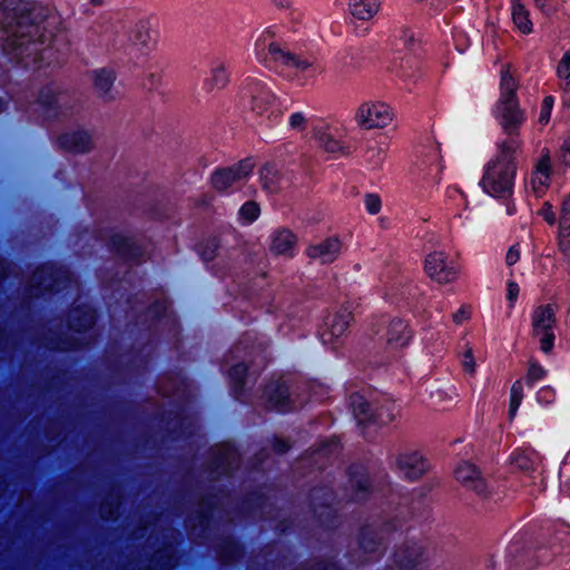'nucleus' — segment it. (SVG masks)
<instances>
[{
  "label": "nucleus",
  "instance_id": "1",
  "mask_svg": "<svg viewBox=\"0 0 570 570\" xmlns=\"http://www.w3.org/2000/svg\"><path fill=\"white\" fill-rule=\"evenodd\" d=\"M45 9L21 0H7L2 21L3 53L24 68H37L41 61L50 62L52 33L47 32Z\"/></svg>",
  "mask_w": 570,
  "mask_h": 570
},
{
  "label": "nucleus",
  "instance_id": "2",
  "mask_svg": "<svg viewBox=\"0 0 570 570\" xmlns=\"http://www.w3.org/2000/svg\"><path fill=\"white\" fill-rule=\"evenodd\" d=\"M255 53L266 68L286 78L301 75L315 77L323 72L322 66L315 59L291 52L275 39V33L269 29L257 38Z\"/></svg>",
  "mask_w": 570,
  "mask_h": 570
},
{
  "label": "nucleus",
  "instance_id": "3",
  "mask_svg": "<svg viewBox=\"0 0 570 570\" xmlns=\"http://www.w3.org/2000/svg\"><path fill=\"white\" fill-rule=\"evenodd\" d=\"M522 141L503 139L498 142V154L485 166L481 184L491 196L508 198L513 193L517 175V154L521 149Z\"/></svg>",
  "mask_w": 570,
  "mask_h": 570
},
{
  "label": "nucleus",
  "instance_id": "4",
  "mask_svg": "<svg viewBox=\"0 0 570 570\" xmlns=\"http://www.w3.org/2000/svg\"><path fill=\"white\" fill-rule=\"evenodd\" d=\"M266 343L254 333L244 334L230 350L227 363L230 365L229 377L235 386L242 389L252 375L267 363Z\"/></svg>",
  "mask_w": 570,
  "mask_h": 570
},
{
  "label": "nucleus",
  "instance_id": "5",
  "mask_svg": "<svg viewBox=\"0 0 570 570\" xmlns=\"http://www.w3.org/2000/svg\"><path fill=\"white\" fill-rule=\"evenodd\" d=\"M96 321L95 311L88 304L78 299L68 315V333L50 337L47 346L52 350H72L90 344L94 334L91 330Z\"/></svg>",
  "mask_w": 570,
  "mask_h": 570
},
{
  "label": "nucleus",
  "instance_id": "6",
  "mask_svg": "<svg viewBox=\"0 0 570 570\" xmlns=\"http://www.w3.org/2000/svg\"><path fill=\"white\" fill-rule=\"evenodd\" d=\"M501 97L498 102V118L503 131L507 135L505 139L520 140L519 129L524 121V115L519 108L515 98L517 82L510 72V67L501 71Z\"/></svg>",
  "mask_w": 570,
  "mask_h": 570
},
{
  "label": "nucleus",
  "instance_id": "7",
  "mask_svg": "<svg viewBox=\"0 0 570 570\" xmlns=\"http://www.w3.org/2000/svg\"><path fill=\"white\" fill-rule=\"evenodd\" d=\"M350 407L360 424L368 422L389 424L395 417L394 404L387 401L381 403L375 393L367 390L352 392Z\"/></svg>",
  "mask_w": 570,
  "mask_h": 570
},
{
  "label": "nucleus",
  "instance_id": "8",
  "mask_svg": "<svg viewBox=\"0 0 570 570\" xmlns=\"http://www.w3.org/2000/svg\"><path fill=\"white\" fill-rule=\"evenodd\" d=\"M77 288L70 271L63 266L46 264L37 268L29 281V295L38 297L46 292Z\"/></svg>",
  "mask_w": 570,
  "mask_h": 570
},
{
  "label": "nucleus",
  "instance_id": "9",
  "mask_svg": "<svg viewBox=\"0 0 570 570\" xmlns=\"http://www.w3.org/2000/svg\"><path fill=\"white\" fill-rule=\"evenodd\" d=\"M396 529L397 525L391 522L364 527L358 539V551L353 556L354 560L366 562L380 558L385 550L387 534Z\"/></svg>",
  "mask_w": 570,
  "mask_h": 570
},
{
  "label": "nucleus",
  "instance_id": "10",
  "mask_svg": "<svg viewBox=\"0 0 570 570\" xmlns=\"http://www.w3.org/2000/svg\"><path fill=\"white\" fill-rule=\"evenodd\" d=\"M426 275L439 284H448L456 279L459 268L454 261L443 250L430 253L424 261Z\"/></svg>",
  "mask_w": 570,
  "mask_h": 570
},
{
  "label": "nucleus",
  "instance_id": "11",
  "mask_svg": "<svg viewBox=\"0 0 570 570\" xmlns=\"http://www.w3.org/2000/svg\"><path fill=\"white\" fill-rule=\"evenodd\" d=\"M556 324L554 309L550 304L538 306L532 315L533 335L539 337L540 348L549 353L553 347Z\"/></svg>",
  "mask_w": 570,
  "mask_h": 570
},
{
  "label": "nucleus",
  "instance_id": "12",
  "mask_svg": "<svg viewBox=\"0 0 570 570\" xmlns=\"http://www.w3.org/2000/svg\"><path fill=\"white\" fill-rule=\"evenodd\" d=\"M352 320V313L347 307H341L335 313L330 314L320 333L323 344L336 348L338 342L346 335Z\"/></svg>",
  "mask_w": 570,
  "mask_h": 570
},
{
  "label": "nucleus",
  "instance_id": "13",
  "mask_svg": "<svg viewBox=\"0 0 570 570\" xmlns=\"http://www.w3.org/2000/svg\"><path fill=\"white\" fill-rule=\"evenodd\" d=\"M254 163L244 159L237 165L216 170L212 176V185L218 191L236 188L253 171Z\"/></svg>",
  "mask_w": 570,
  "mask_h": 570
},
{
  "label": "nucleus",
  "instance_id": "14",
  "mask_svg": "<svg viewBox=\"0 0 570 570\" xmlns=\"http://www.w3.org/2000/svg\"><path fill=\"white\" fill-rule=\"evenodd\" d=\"M239 454L229 443H223L212 449L208 471L212 479L229 475L238 468Z\"/></svg>",
  "mask_w": 570,
  "mask_h": 570
},
{
  "label": "nucleus",
  "instance_id": "15",
  "mask_svg": "<svg viewBox=\"0 0 570 570\" xmlns=\"http://www.w3.org/2000/svg\"><path fill=\"white\" fill-rule=\"evenodd\" d=\"M393 118L391 108L383 102L362 104L356 111V122L364 129L384 128Z\"/></svg>",
  "mask_w": 570,
  "mask_h": 570
},
{
  "label": "nucleus",
  "instance_id": "16",
  "mask_svg": "<svg viewBox=\"0 0 570 570\" xmlns=\"http://www.w3.org/2000/svg\"><path fill=\"white\" fill-rule=\"evenodd\" d=\"M163 542L149 560V570H171L174 567L175 544L179 533L173 528H166L160 533Z\"/></svg>",
  "mask_w": 570,
  "mask_h": 570
},
{
  "label": "nucleus",
  "instance_id": "17",
  "mask_svg": "<svg viewBox=\"0 0 570 570\" xmlns=\"http://www.w3.org/2000/svg\"><path fill=\"white\" fill-rule=\"evenodd\" d=\"M70 101L69 92L61 90L56 83H49L41 88L37 97V102L53 116H58L65 109H68Z\"/></svg>",
  "mask_w": 570,
  "mask_h": 570
},
{
  "label": "nucleus",
  "instance_id": "18",
  "mask_svg": "<svg viewBox=\"0 0 570 570\" xmlns=\"http://www.w3.org/2000/svg\"><path fill=\"white\" fill-rule=\"evenodd\" d=\"M375 334L379 341H385L391 348L402 347L411 338V331L407 328V324L400 318L392 320L389 323L382 321Z\"/></svg>",
  "mask_w": 570,
  "mask_h": 570
},
{
  "label": "nucleus",
  "instance_id": "19",
  "mask_svg": "<svg viewBox=\"0 0 570 570\" xmlns=\"http://www.w3.org/2000/svg\"><path fill=\"white\" fill-rule=\"evenodd\" d=\"M244 96L249 99L252 111L258 116H263L275 102L273 92L257 80L247 83Z\"/></svg>",
  "mask_w": 570,
  "mask_h": 570
},
{
  "label": "nucleus",
  "instance_id": "20",
  "mask_svg": "<svg viewBox=\"0 0 570 570\" xmlns=\"http://www.w3.org/2000/svg\"><path fill=\"white\" fill-rule=\"evenodd\" d=\"M222 504V500L216 497L202 499L195 514L189 515L186 521V525L190 528L194 535H196L197 528L200 529V532L208 528L210 519L214 518Z\"/></svg>",
  "mask_w": 570,
  "mask_h": 570
},
{
  "label": "nucleus",
  "instance_id": "21",
  "mask_svg": "<svg viewBox=\"0 0 570 570\" xmlns=\"http://www.w3.org/2000/svg\"><path fill=\"white\" fill-rule=\"evenodd\" d=\"M397 471L409 480H416L428 469L425 460L417 452H402L392 456Z\"/></svg>",
  "mask_w": 570,
  "mask_h": 570
},
{
  "label": "nucleus",
  "instance_id": "22",
  "mask_svg": "<svg viewBox=\"0 0 570 570\" xmlns=\"http://www.w3.org/2000/svg\"><path fill=\"white\" fill-rule=\"evenodd\" d=\"M95 94L104 101H112L118 97L115 87L116 73L112 69L100 68L91 72Z\"/></svg>",
  "mask_w": 570,
  "mask_h": 570
},
{
  "label": "nucleus",
  "instance_id": "23",
  "mask_svg": "<svg viewBox=\"0 0 570 570\" xmlns=\"http://www.w3.org/2000/svg\"><path fill=\"white\" fill-rule=\"evenodd\" d=\"M58 141L63 150L72 154L89 153L95 146L92 135L85 129L65 132L59 137Z\"/></svg>",
  "mask_w": 570,
  "mask_h": 570
},
{
  "label": "nucleus",
  "instance_id": "24",
  "mask_svg": "<svg viewBox=\"0 0 570 570\" xmlns=\"http://www.w3.org/2000/svg\"><path fill=\"white\" fill-rule=\"evenodd\" d=\"M305 253L308 258L320 264H330L338 257L341 253V242L335 237H328L311 244Z\"/></svg>",
  "mask_w": 570,
  "mask_h": 570
},
{
  "label": "nucleus",
  "instance_id": "25",
  "mask_svg": "<svg viewBox=\"0 0 570 570\" xmlns=\"http://www.w3.org/2000/svg\"><path fill=\"white\" fill-rule=\"evenodd\" d=\"M456 480L465 488L473 490L479 495H484L488 489L484 478L476 466L470 462L461 463L455 470Z\"/></svg>",
  "mask_w": 570,
  "mask_h": 570
},
{
  "label": "nucleus",
  "instance_id": "26",
  "mask_svg": "<svg viewBox=\"0 0 570 570\" xmlns=\"http://www.w3.org/2000/svg\"><path fill=\"white\" fill-rule=\"evenodd\" d=\"M265 395L269 403L279 412L297 409V405L291 399L288 387L282 380L271 382L265 389Z\"/></svg>",
  "mask_w": 570,
  "mask_h": 570
},
{
  "label": "nucleus",
  "instance_id": "27",
  "mask_svg": "<svg viewBox=\"0 0 570 570\" xmlns=\"http://www.w3.org/2000/svg\"><path fill=\"white\" fill-rule=\"evenodd\" d=\"M109 246L126 259L140 262L144 256L142 247L132 237L115 234L110 237Z\"/></svg>",
  "mask_w": 570,
  "mask_h": 570
},
{
  "label": "nucleus",
  "instance_id": "28",
  "mask_svg": "<svg viewBox=\"0 0 570 570\" xmlns=\"http://www.w3.org/2000/svg\"><path fill=\"white\" fill-rule=\"evenodd\" d=\"M348 489L352 492L351 499L361 501L366 498L370 484L364 466L353 465L348 470Z\"/></svg>",
  "mask_w": 570,
  "mask_h": 570
},
{
  "label": "nucleus",
  "instance_id": "29",
  "mask_svg": "<svg viewBox=\"0 0 570 570\" xmlns=\"http://www.w3.org/2000/svg\"><path fill=\"white\" fill-rule=\"evenodd\" d=\"M551 173L552 165L550 153L548 149H543L532 174V185L537 194L542 193L543 189L549 185Z\"/></svg>",
  "mask_w": 570,
  "mask_h": 570
},
{
  "label": "nucleus",
  "instance_id": "30",
  "mask_svg": "<svg viewBox=\"0 0 570 570\" xmlns=\"http://www.w3.org/2000/svg\"><path fill=\"white\" fill-rule=\"evenodd\" d=\"M296 237L288 229L276 230L272 235L269 249L275 255L293 256Z\"/></svg>",
  "mask_w": 570,
  "mask_h": 570
},
{
  "label": "nucleus",
  "instance_id": "31",
  "mask_svg": "<svg viewBox=\"0 0 570 570\" xmlns=\"http://www.w3.org/2000/svg\"><path fill=\"white\" fill-rule=\"evenodd\" d=\"M559 247L561 252L570 256V196H568L561 207L559 219Z\"/></svg>",
  "mask_w": 570,
  "mask_h": 570
},
{
  "label": "nucleus",
  "instance_id": "32",
  "mask_svg": "<svg viewBox=\"0 0 570 570\" xmlns=\"http://www.w3.org/2000/svg\"><path fill=\"white\" fill-rule=\"evenodd\" d=\"M419 174L423 179L430 183H439L443 170L440 155L436 151L431 153L426 159L417 164Z\"/></svg>",
  "mask_w": 570,
  "mask_h": 570
},
{
  "label": "nucleus",
  "instance_id": "33",
  "mask_svg": "<svg viewBox=\"0 0 570 570\" xmlns=\"http://www.w3.org/2000/svg\"><path fill=\"white\" fill-rule=\"evenodd\" d=\"M127 41L130 46L142 50L150 48L153 39L148 27L144 22H139L127 31Z\"/></svg>",
  "mask_w": 570,
  "mask_h": 570
},
{
  "label": "nucleus",
  "instance_id": "34",
  "mask_svg": "<svg viewBox=\"0 0 570 570\" xmlns=\"http://www.w3.org/2000/svg\"><path fill=\"white\" fill-rule=\"evenodd\" d=\"M351 14L358 20H370L379 9V0H350Z\"/></svg>",
  "mask_w": 570,
  "mask_h": 570
},
{
  "label": "nucleus",
  "instance_id": "35",
  "mask_svg": "<svg viewBox=\"0 0 570 570\" xmlns=\"http://www.w3.org/2000/svg\"><path fill=\"white\" fill-rule=\"evenodd\" d=\"M512 464L525 473L535 472L540 465V458L533 451H517L512 456Z\"/></svg>",
  "mask_w": 570,
  "mask_h": 570
},
{
  "label": "nucleus",
  "instance_id": "36",
  "mask_svg": "<svg viewBox=\"0 0 570 570\" xmlns=\"http://www.w3.org/2000/svg\"><path fill=\"white\" fill-rule=\"evenodd\" d=\"M283 177L272 165H265L261 169L262 187L267 193H276L283 187Z\"/></svg>",
  "mask_w": 570,
  "mask_h": 570
},
{
  "label": "nucleus",
  "instance_id": "37",
  "mask_svg": "<svg viewBox=\"0 0 570 570\" xmlns=\"http://www.w3.org/2000/svg\"><path fill=\"white\" fill-rule=\"evenodd\" d=\"M242 547L233 538H225L218 544V558L223 563H232L242 556Z\"/></svg>",
  "mask_w": 570,
  "mask_h": 570
},
{
  "label": "nucleus",
  "instance_id": "38",
  "mask_svg": "<svg viewBox=\"0 0 570 570\" xmlns=\"http://www.w3.org/2000/svg\"><path fill=\"white\" fill-rule=\"evenodd\" d=\"M386 142L367 140L365 144V158L374 167L381 166L386 155Z\"/></svg>",
  "mask_w": 570,
  "mask_h": 570
},
{
  "label": "nucleus",
  "instance_id": "39",
  "mask_svg": "<svg viewBox=\"0 0 570 570\" xmlns=\"http://www.w3.org/2000/svg\"><path fill=\"white\" fill-rule=\"evenodd\" d=\"M229 80L227 66L224 62H217L210 70V77L207 79L206 85L209 90L214 88H224Z\"/></svg>",
  "mask_w": 570,
  "mask_h": 570
},
{
  "label": "nucleus",
  "instance_id": "40",
  "mask_svg": "<svg viewBox=\"0 0 570 570\" xmlns=\"http://www.w3.org/2000/svg\"><path fill=\"white\" fill-rule=\"evenodd\" d=\"M512 19L522 33H530L532 31V22L529 19V12L519 0H513Z\"/></svg>",
  "mask_w": 570,
  "mask_h": 570
},
{
  "label": "nucleus",
  "instance_id": "41",
  "mask_svg": "<svg viewBox=\"0 0 570 570\" xmlns=\"http://www.w3.org/2000/svg\"><path fill=\"white\" fill-rule=\"evenodd\" d=\"M315 137L317 138L320 147L327 153H338L344 149L340 140H337L330 131L318 129L315 130Z\"/></svg>",
  "mask_w": 570,
  "mask_h": 570
},
{
  "label": "nucleus",
  "instance_id": "42",
  "mask_svg": "<svg viewBox=\"0 0 570 570\" xmlns=\"http://www.w3.org/2000/svg\"><path fill=\"white\" fill-rule=\"evenodd\" d=\"M558 77L560 78V87L563 90H570V49L563 55L559 62Z\"/></svg>",
  "mask_w": 570,
  "mask_h": 570
},
{
  "label": "nucleus",
  "instance_id": "43",
  "mask_svg": "<svg viewBox=\"0 0 570 570\" xmlns=\"http://www.w3.org/2000/svg\"><path fill=\"white\" fill-rule=\"evenodd\" d=\"M523 399V385L521 381H515L511 387V400L509 413L514 416Z\"/></svg>",
  "mask_w": 570,
  "mask_h": 570
},
{
  "label": "nucleus",
  "instance_id": "44",
  "mask_svg": "<svg viewBox=\"0 0 570 570\" xmlns=\"http://www.w3.org/2000/svg\"><path fill=\"white\" fill-rule=\"evenodd\" d=\"M261 209L257 203L246 202L239 209V217L247 224L253 223L259 216Z\"/></svg>",
  "mask_w": 570,
  "mask_h": 570
},
{
  "label": "nucleus",
  "instance_id": "45",
  "mask_svg": "<svg viewBox=\"0 0 570 570\" xmlns=\"http://www.w3.org/2000/svg\"><path fill=\"white\" fill-rule=\"evenodd\" d=\"M120 507L119 497L112 498L110 501H106L101 504L100 514L104 519H115L118 514Z\"/></svg>",
  "mask_w": 570,
  "mask_h": 570
},
{
  "label": "nucleus",
  "instance_id": "46",
  "mask_svg": "<svg viewBox=\"0 0 570 570\" xmlns=\"http://www.w3.org/2000/svg\"><path fill=\"white\" fill-rule=\"evenodd\" d=\"M307 122L308 119L302 111L293 112L288 118L289 128L298 132L305 130Z\"/></svg>",
  "mask_w": 570,
  "mask_h": 570
},
{
  "label": "nucleus",
  "instance_id": "47",
  "mask_svg": "<svg viewBox=\"0 0 570 570\" xmlns=\"http://www.w3.org/2000/svg\"><path fill=\"white\" fill-rule=\"evenodd\" d=\"M364 204L366 207V210L371 215H376L381 210V198L377 194H366L364 196Z\"/></svg>",
  "mask_w": 570,
  "mask_h": 570
},
{
  "label": "nucleus",
  "instance_id": "48",
  "mask_svg": "<svg viewBox=\"0 0 570 570\" xmlns=\"http://www.w3.org/2000/svg\"><path fill=\"white\" fill-rule=\"evenodd\" d=\"M552 107L553 98L551 96H547L542 101L541 111L539 116V122L541 125H547L549 122Z\"/></svg>",
  "mask_w": 570,
  "mask_h": 570
},
{
  "label": "nucleus",
  "instance_id": "49",
  "mask_svg": "<svg viewBox=\"0 0 570 570\" xmlns=\"http://www.w3.org/2000/svg\"><path fill=\"white\" fill-rule=\"evenodd\" d=\"M546 375L544 368L535 362H532L529 366L527 381L533 383L541 380Z\"/></svg>",
  "mask_w": 570,
  "mask_h": 570
},
{
  "label": "nucleus",
  "instance_id": "50",
  "mask_svg": "<svg viewBox=\"0 0 570 570\" xmlns=\"http://www.w3.org/2000/svg\"><path fill=\"white\" fill-rule=\"evenodd\" d=\"M462 367L465 372L470 374H474L475 372V362L473 358V352L471 347H468L464 352L462 360H461Z\"/></svg>",
  "mask_w": 570,
  "mask_h": 570
},
{
  "label": "nucleus",
  "instance_id": "51",
  "mask_svg": "<svg viewBox=\"0 0 570 570\" xmlns=\"http://www.w3.org/2000/svg\"><path fill=\"white\" fill-rule=\"evenodd\" d=\"M410 62L411 61L409 59H406V61L401 59L400 63L394 61L393 70H395L401 77H409L411 76V72H409V70L412 69V65Z\"/></svg>",
  "mask_w": 570,
  "mask_h": 570
},
{
  "label": "nucleus",
  "instance_id": "52",
  "mask_svg": "<svg viewBox=\"0 0 570 570\" xmlns=\"http://www.w3.org/2000/svg\"><path fill=\"white\" fill-rule=\"evenodd\" d=\"M553 399H554V391L549 386L542 387L538 392V400L541 403L549 404L553 401Z\"/></svg>",
  "mask_w": 570,
  "mask_h": 570
},
{
  "label": "nucleus",
  "instance_id": "53",
  "mask_svg": "<svg viewBox=\"0 0 570 570\" xmlns=\"http://www.w3.org/2000/svg\"><path fill=\"white\" fill-rule=\"evenodd\" d=\"M338 446V443L336 440H331L326 442L322 448L317 450L318 456H326L331 453H333Z\"/></svg>",
  "mask_w": 570,
  "mask_h": 570
},
{
  "label": "nucleus",
  "instance_id": "54",
  "mask_svg": "<svg viewBox=\"0 0 570 570\" xmlns=\"http://www.w3.org/2000/svg\"><path fill=\"white\" fill-rule=\"evenodd\" d=\"M559 157L566 165H570V137L562 144Z\"/></svg>",
  "mask_w": 570,
  "mask_h": 570
},
{
  "label": "nucleus",
  "instance_id": "55",
  "mask_svg": "<svg viewBox=\"0 0 570 570\" xmlns=\"http://www.w3.org/2000/svg\"><path fill=\"white\" fill-rule=\"evenodd\" d=\"M470 317V308L466 306H462L455 314H453V321L456 324L462 323L464 320Z\"/></svg>",
  "mask_w": 570,
  "mask_h": 570
},
{
  "label": "nucleus",
  "instance_id": "56",
  "mask_svg": "<svg viewBox=\"0 0 570 570\" xmlns=\"http://www.w3.org/2000/svg\"><path fill=\"white\" fill-rule=\"evenodd\" d=\"M520 258V253L519 250L515 248V246H512L508 253H507V256H505V262L509 266H512L514 265Z\"/></svg>",
  "mask_w": 570,
  "mask_h": 570
},
{
  "label": "nucleus",
  "instance_id": "57",
  "mask_svg": "<svg viewBox=\"0 0 570 570\" xmlns=\"http://www.w3.org/2000/svg\"><path fill=\"white\" fill-rule=\"evenodd\" d=\"M518 294H519V286H518V284L514 283V282H509L508 283V293H507L508 299L511 303H513L517 299Z\"/></svg>",
  "mask_w": 570,
  "mask_h": 570
},
{
  "label": "nucleus",
  "instance_id": "58",
  "mask_svg": "<svg viewBox=\"0 0 570 570\" xmlns=\"http://www.w3.org/2000/svg\"><path fill=\"white\" fill-rule=\"evenodd\" d=\"M309 570H340L335 563L330 561H321L313 566Z\"/></svg>",
  "mask_w": 570,
  "mask_h": 570
},
{
  "label": "nucleus",
  "instance_id": "59",
  "mask_svg": "<svg viewBox=\"0 0 570 570\" xmlns=\"http://www.w3.org/2000/svg\"><path fill=\"white\" fill-rule=\"evenodd\" d=\"M289 448L291 446H289L288 442L285 440L277 439L274 442V450H275V452H277L279 454L285 453Z\"/></svg>",
  "mask_w": 570,
  "mask_h": 570
},
{
  "label": "nucleus",
  "instance_id": "60",
  "mask_svg": "<svg viewBox=\"0 0 570 570\" xmlns=\"http://www.w3.org/2000/svg\"><path fill=\"white\" fill-rule=\"evenodd\" d=\"M541 215L544 218L546 222L549 224H553L556 222V217L553 212L551 210V206H547L546 208L541 209Z\"/></svg>",
  "mask_w": 570,
  "mask_h": 570
},
{
  "label": "nucleus",
  "instance_id": "61",
  "mask_svg": "<svg viewBox=\"0 0 570 570\" xmlns=\"http://www.w3.org/2000/svg\"><path fill=\"white\" fill-rule=\"evenodd\" d=\"M202 256L205 261H212L215 256V245L213 244L208 249H205Z\"/></svg>",
  "mask_w": 570,
  "mask_h": 570
},
{
  "label": "nucleus",
  "instance_id": "62",
  "mask_svg": "<svg viewBox=\"0 0 570 570\" xmlns=\"http://www.w3.org/2000/svg\"><path fill=\"white\" fill-rule=\"evenodd\" d=\"M272 1L278 8H289L293 3V0H272Z\"/></svg>",
  "mask_w": 570,
  "mask_h": 570
},
{
  "label": "nucleus",
  "instance_id": "63",
  "mask_svg": "<svg viewBox=\"0 0 570 570\" xmlns=\"http://www.w3.org/2000/svg\"><path fill=\"white\" fill-rule=\"evenodd\" d=\"M158 389H159V392H160L161 394H164L165 396H169L170 394H173V393L175 392V386H173V387H166V386H164V385L161 384V385H159V387H158Z\"/></svg>",
  "mask_w": 570,
  "mask_h": 570
},
{
  "label": "nucleus",
  "instance_id": "64",
  "mask_svg": "<svg viewBox=\"0 0 570 570\" xmlns=\"http://www.w3.org/2000/svg\"><path fill=\"white\" fill-rule=\"evenodd\" d=\"M158 540H159V534H157L156 531L153 530L151 533L149 534L148 541L150 542L151 546H155V542Z\"/></svg>",
  "mask_w": 570,
  "mask_h": 570
}]
</instances>
